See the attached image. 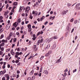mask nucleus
Returning a JSON list of instances; mask_svg holds the SVG:
<instances>
[{
  "instance_id": "f257e3e1",
  "label": "nucleus",
  "mask_w": 80,
  "mask_h": 80,
  "mask_svg": "<svg viewBox=\"0 0 80 80\" xmlns=\"http://www.w3.org/2000/svg\"><path fill=\"white\" fill-rule=\"evenodd\" d=\"M16 55H15V57L16 58H18V56L19 55H22L23 54V53L22 52H17L15 53Z\"/></svg>"
},
{
  "instance_id": "f03ea898",
  "label": "nucleus",
  "mask_w": 80,
  "mask_h": 80,
  "mask_svg": "<svg viewBox=\"0 0 80 80\" xmlns=\"http://www.w3.org/2000/svg\"><path fill=\"white\" fill-rule=\"evenodd\" d=\"M70 25H71V24L69 23L68 27L67 28V29L68 31H70L71 30V26H70Z\"/></svg>"
},
{
  "instance_id": "7ed1b4c3",
  "label": "nucleus",
  "mask_w": 80,
  "mask_h": 80,
  "mask_svg": "<svg viewBox=\"0 0 80 80\" xmlns=\"http://www.w3.org/2000/svg\"><path fill=\"white\" fill-rule=\"evenodd\" d=\"M30 9V8L29 7H28L26 8V10L25 11V12L26 13H28L29 12V10Z\"/></svg>"
},
{
  "instance_id": "20e7f679",
  "label": "nucleus",
  "mask_w": 80,
  "mask_h": 80,
  "mask_svg": "<svg viewBox=\"0 0 80 80\" xmlns=\"http://www.w3.org/2000/svg\"><path fill=\"white\" fill-rule=\"evenodd\" d=\"M10 24H8L6 26V28L7 30H8L9 28H10Z\"/></svg>"
},
{
  "instance_id": "39448f33",
  "label": "nucleus",
  "mask_w": 80,
  "mask_h": 80,
  "mask_svg": "<svg viewBox=\"0 0 80 80\" xmlns=\"http://www.w3.org/2000/svg\"><path fill=\"white\" fill-rule=\"evenodd\" d=\"M32 15L34 14L35 15H37V14H38L37 12L33 11H32Z\"/></svg>"
},
{
  "instance_id": "423d86ee",
  "label": "nucleus",
  "mask_w": 80,
  "mask_h": 80,
  "mask_svg": "<svg viewBox=\"0 0 80 80\" xmlns=\"http://www.w3.org/2000/svg\"><path fill=\"white\" fill-rule=\"evenodd\" d=\"M23 8V7L20 6L19 8V12H22V10Z\"/></svg>"
},
{
  "instance_id": "0eeeda50",
  "label": "nucleus",
  "mask_w": 80,
  "mask_h": 80,
  "mask_svg": "<svg viewBox=\"0 0 80 80\" xmlns=\"http://www.w3.org/2000/svg\"><path fill=\"white\" fill-rule=\"evenodd\" d=\"M43 33V32L42 31H41V32H38V33L37 34V35H39L41 34L42 35V33Z\"/></svg>"
},
{
  "instance_id": "6e6552de",
  "label": "nucleus",
  "mask_w": 80,
  "mask_h": 80,
  "mask_svg": "<svg viewBox=\"0 0 80 80\" xmlns=\"http://www.w3.org/2000/svg\"><path fill=\"white\" fill-rule=\"evenodd\" d=\"M8 13V11H7L6 12H5L4 15L6 16H7V18H8V15H7V14Z\"/></svg>"
},
{
  "instance_id": "1a4fd4ad",
  "label": "nucleus",
  "mask_w": 80,
  "mask_h": 80,
  "mask_svg": "<svg viewBox=\"0 0 80 80\" xmlns=\"http://www.w3.org/2000/svg\"><path fill=\"white\" fill-rule=\"evenodd\" d=\"M13 25L14 27H17V25H18V23L17 22H16L13 24Z\"/></svg>"
},
{
  "instance_id": "9d476101",
  "label": "nucleus",
  "mask_w": 80,
  "mask_h": 80,
  "mask_svg": "<svg viewBox=\"0 0 80 80\" xmlns=\"http://www.w3.org/2000/svg\"><path fill=\"white\" fill-rule=\"evenodd\" d=\"M67 5L69 8H71V6L72 5V4L70 3H68L67 4Z\"/></svg>"
},
{
  "instance_id": "9b49d317",
  "label": "nucleus",
  "mask_w": 80,
  "mask_h": 80,
  "mask_svg": "<svg viewBox=\"0 0 80 80\" xmlns=\"http://www.w3.org/2000/svg\"><path fill=\"white\" fill-rule=\"evenodd\" d=\"M68 12V10L64 11L63 12V14L64 15H65Z\"/></svg>"
},
{
  "instance_id": "f8f14e48",
  "label": "nucleus",
  "mask_w": 80,
  "mask_h": 80,
  "mask_svg": "<svg viewBox=\"0 0 80 80\" xmlns=\"http://www.w3.org/2000/svg\"><path fill=\"white\" fill-rule=\"evenodd\" d=\"M80 3H78L75 6V7L77 8H78L79 7V6H80Z\"/></svg>"
},
{
  "instance_id": "ddd939ff",
  "label": "nucleus",
  "mask_w": 80,
  "mask_h": 80,
  "mask_svg": "<svg viewBox=\"0 0 80 80\" xmlns=\"http://www.w3.org/2000/svg\"><path fill=\"white\" fill-rule=\"evenodd\" d=\"M58 38V36H55L53 37V39H57Z\"/></svg>"
},
{
  "instance_id": "4468645a",
  "label": "nucleus",
  "mask_w": 80,
  "mask_h": 80,
  "mask_svg": "<svg viewBox=\"0 0 80 80\" xmlns=\"http://www.w3.org/2000/svg\"><path fill=\"white\" fill-rule=\"evenodd\" d=\"M28 27L29 29H32V28H31V25H30V24H28Z\"/></svg>"
},
{
  "instance_id": "2eb2a0df",
  "label": "nucleus",
  "mask_w": 80,
  "mask_h": 80,
  "mask_svg": "<svg viewBox=\"0 0 80 80\" xmlns=\"http://www.w3.org/2000/svg\"><path fill=\"white\" fill-rule=\"evenodd\" d=\"M11 53L12 55H15V52L13 51V50L11 51Z\"/></svg>"
},
{
  "instance_id": "dca6fc26",
  "label": "nucleus",
  "mask_w": 80,
  "mask_h": 80,
  "mask_svg": "<svg viewBox=\"0 0 80 80\" xmlns=\"http://www.w3.org/2000/svg\"><path fill=\"white\" fill-rule=\"evenodd\" d=\"M37 55V54H35V55L34 56H31L28 59V60H29V59H30L31 58H32V57H35V55Z\"/></svg>"
},
{
  "instance_id": "f3484780",
  "label": "nucleus",
  "mask_w": 80,
  "mask_h": 80,
  "mask_svg": "<svg viewBox=\"0 0 80 80\" xmlns=\"http://www.w3.org/2000/svg\"><path fill=\"white\" fill-rule=\"evenodd\" d=\"M56 48V45L54 44L53 46L52 47V49H54V48Z\"/></svg>"
},
{
  "instance_id": "a211bd4d",
  "label": "nucleus",
  "mask_w": 80,
  "mask_h": 80,
  "mask_svg": "<svg viewBox=\"0 0 80 80\" xmlns=\"http://www.w3.org/2000/svg\"><path fill=\"white\" fill-rule=\"evenodd\" d=\"M44 72L45 73V74H46L47 75L48 74V71H47V70H44Z\"/></svg>"
},
{
  "instance_id": "6ab92c4d",
  "label": "nucleus",
  "mask_w": 80,
  "mask_h": 80,
  "mask_svg": "<svg viewBox=\"0 0 80 80\" xmlns=\"http://www.w3.org/2000/svg\"><path fill=\"white\" fill-rule=\"evenodd\" d=\"M0 75H3V74H4V72H3V71H2L0 72Z\"/></svg>"
},
{
  "instance_id": "aec40b11",
  "label": "nucleus",
  "mask_w": 80,
  "mask_h": 80,
  "mask_svg": "<svg viewBox=\"0 0 80 80\" xmlns=\"http://www.w3.org/2000/svg\"><path fill=\"white\" fill-rule=\"evenodd\" d=\"M43 39L42 38L41 40H39L38 41L40 42L41 43H42V42H43Z\"/></svg>"
},
{
  "instance_id": "412c9836",
  "label": "nucleus",
  "mask_w": 80,
  "mask_h": 80,
  "mask_svg": "<svg viewBox=\"0 0 80 80\" xmlns=\"http://www.w3.org/2000/svg\"><path fill=\"white\" fill-rule=\"evenodd\" d=\"M50 44L48 45L47 47V49H48L50 48Z\"/></svg>"
},
{
  "instance_id": "4be33fe9",
  "label": "nucleus",
  "mask_w": 80,
  "mask_h": 80,
  "mask_svg": "<svg viewBox=\"0 0 80 80\" xmlns=\"http://www.w3.org/2000/svg\"><path fill=\"white\" fill-rule=\"evenodd\" d=\"M49 55H50V54L48 52L46 54V55H45V57H47L49 56Z\"/></svg>"
},
{
  "instance_id": "5701e85b",
  "label": "nucleus",
  "mask_w": 80,
  "mask_h": 80,
  "mask_svg": "<svg viewBox=\"0 0 80 80\" xmlns=\"http://www.w3.org/2000/svg\"><path fill=\"white\" fill-rule=\"evenodd\" d=\"M5 59L6 60H8V58H9V57H8V56H5Z\"/></svg>"
},
{
  "instance_id": "b1692460",
  "label": "nucleus",
  "mask_w": 80,
  "mask_h": 80,
  "mask_svg": "<svg viewBox=\"0 0 80 80\" xmlns=\"http://www.w3.org/2000/svg\"><path fill=\"white\" fill-rule=\"evenodd\" d=\"M77 22H78V21H77V20H75L74 21L75 24H77Z\"/></svg>"
},
{
  "instance_id": "393cba45",
  "label": "nucleus",
  "mask_w": 80,
  "mask_h": 80,
  "mask_svg": "<svg viewBox=\"0 0 80 80\" xmlns=\"http://www.w3.org/2000/svg\"><path fill=\"white\" fill-rule=\"evenodd\" d=\"M60 62H61V61H60V59H59L56 62L58 63H59Z\"/></svg>"
},
{
  "instance_id": "a878e982",
  "label": "nucleus",
  "mask_w": 80,
  "mask_h": 80,
  "mask_svg": "<svg viewBox=\"0 0 80 80\" xmlns=\"http://www.w3.org/2000/svg\"><path fill=\"white\" fill-rule=\"evenodd\" d=\"M17 2H15L13 3V5H15V6H16L17 5Z\"/></svg>"
},
{
  "instance_id": "bb28decb",
  "label": "nucleus",
  "mask_w": 80,
  "mask_h": 80,
  "mask_svg": "<svg viewBox=\"0 0 80 80\" xmlns=\"http://www.w3.org/2000/svg\"><path fill=\"white\" fill-rule=\"evenodd\" d=\"M48 53H49V55H50V54H51L52 53V51L51 50H50L48 52Z\"/></svg>"
},
{
  "instance_id": "cd10ccee",
  "label": "nucleus",
  "mask_w": 80,
  "mask_h": 80,
  "mask_svg": "<svg viewBox=\"0 0 80 80\" xmlns=\"http://www.w3.org/2000/svg\"><path fill=\"white\" fill-rule=\"evenodd\" d=\"M5 77H6V78H7V77H9V75L8 74H6L5 75Z\"/></svg>"
},
{
  "instance_id": "c85d7f7f",
  "label": "nucleus",
  "mask_w": 80,
  "mask_h": 80,
  "mask_svg": "<svg viewBox=\"0 0 80 80\" xmlns=\"http://www.w3.org/2000/svg\"><path fill=\"white\" fill-rule=\"evenodd\" d=\"M68 34H69L68 32H66V35H65L66 37H67V36L68 35Z\"/></svg>"
},
{
  "instance_id": "c756f323",
  "label": "nucleus",
  "mask_w": 80,
  "mask_h": 80,
  "mask_svg": "<svg viewBox=\"0 0 80 80\" xmlns=\"http://www.w3.org/2000/svg\"><path fill=\"white\" fill-rule=\"evenodd\" d=\"M34 75H37V76H39V74L37 73H35L34 74Z\"/></svg>"
},
{
  "instance_id": "7c9ffc66",
  "label": "nucleus",
  "mask_w": 80,
  "mask_h": 80,
  "mask_svg": "<svg viewBox=\"0 0 80 80\" xmlns=\"http://www.w3.org/2000/svg\"><path fill=\"white\" fill-rule=\"evenodd\" d=\"M37 67L35 66H34L32 68V69L33 70H35V69Z\"/></svg>"
},
{
  "instance_id": "2f4dec72",
  "label": "nucleus",
  "mask_w": 80,
  "mask_h": 80,
  "mask_svg": "<svg viewBox=\"0 0 80 80\" xmlns=\"http://www.w3.org/2000/svg\"><path fill=\"white\" fill-rule=\"evenodd\" d=\"M73 20H74V19H73V18H72L71 19L70 22H73Z\"/></svg>"
},
{
  "instance_id": "473e14b6",
  "label": "nucleus",
  "mask_w": 80,
  "mask_h": 80,
  "mask_svg": "<svg viewBox=\"0 0 80 80\" xmlns=\"http://www.w3.org/2000/svg\"><path fill=\"white\" fill-rule=\"evenodd\" d=\"M77 69H75L74 70H73L72 71L73 73H75V72H77Z\"/></svg>"
},
{
  "instance_id": "72a5a7b5",
  "label": "nucleus",
  "mask_w": 80,
  "mask_h": 80,
  "mask_svg": "<svg viewBox=\"0 0 80 80\" xmlns=\"http://www.w3.org/2000/svg\"><path fill=\"white\" fill-rule=\"evenodd\" d=\"M27 2L26 0H24V1H23V3L24 4H26Z\"/></svg>"
},
{
  "instance_id": "f704fd0d",
  "label": "nucleus",
  "mask_w": 80,
  "mask_h": 80,
  "mask_svg": "<svg viewBox=\"0 0 80 80\" xmlns=\"http://www.w3.org/2000/svg\"><path fill=\"white\" fill-rule=\"evenodd\" d=\"M53 38H50L49 39V40L51 41H52V40H53Z\"/></svg>"
},
{
  "instance_id": "c9c22d12",
  "label": "nucleus",
  "mask_w": 80,
  "mask_h": 80,
  "mask_svg": "<svg viewBox=\"0 0 80 80\" xmlns=\"http://www.w3.org/2000/svg\"><path fill=\"white\" fill-rule=\"evenodd\" d=\"M16 41H17V38H14V40H13V42L14 43H15V42H16Z\"/></svg>"
},
{
  "instance_id": "e433bc0d",
  "label": "nucleus",
  "mask_w": 80,
  "mask_h": 80,
  "mask_svg": "<svg viewBox=\"0 0 80 80\" xmlns=\"http://www.w3.org/2000/svg\"><path fill=\"white\" fill-rule=\"evenodd\" d=\"M4 37V36L3 35H1L0 37V39H2V38H3Z\"/></svg>"
},
{
  "instance_id": "4c0bfd02",
  "label": "nucleus",
  "mask_w": 80,
  "mask_h": 80,
  "mask_svg": "<svg viewBox=\"0 0 80 80\" xmlns=\"http://www.w3.org/2000/svg\"><path fill=\"white\" fill-rule=\"evenodd\" d=\"M4 43H5V42H3L2 43H1V46L3 47V46H4V45H5Z\"/></svg>"
},
{
  "instance_id": "58836bf2",
  "label": "nucleus",
  "mask_w": 80,
  "mask_h": 80,
  "mask_svg": "<svg viewBox=\"0 0 80 80\" xmlns=\"http://www.w3.org/2000/svg\"><path fill=\"white\" fill-rule=\"evenodd\" d=\"M40 41L38 40V42L37 43V45H39V44H40Z\"/></svg>"
},
{
  "instance_id": "ea45409f",
  "label": "nucleus",
  "mask_w": 80,
  "mask_h": 80,
  "mask_svg": "<svg viewBox=\"0 0 80 80\" xmlns=\"http://www.w3.org/2000/svg\"><path fill=\"white\" fill-rule=\"evenodd\" d=\"M15 62L16 63H17L19 62V60H17Z\"/></svg>"
},
{
  "instance_id": "a19ab883",
  "label": "nucleus",
  "mask_w": 80,
  "mask_h": 80,
  "mask_svg": "<svg viewBox=\"0 0 80 80\" xmlns=\"http://www.w3.org/2000/svg\"><path fill=\"white\" fill-rule=\"evenodd\" d=\"M32 80H34V79L35 78V76H33L32 77Z\"/></svg>"
},
{
  "instance_id": "79ce46f5",
  "label": "nucleus",
  "mask_w": 80,
  "mask_h": 80,
  "mask_svg": "<svg viewBox=\"0 0 80 80\" xmlns=\"http://www.w3.org/2000/svg\"><path fill=\"white\" fill-rule=\"evenodd\" d=\"M42 67H41V68H40V72H42Z\"/></svg>"
},
{
  "instance_id": "37998d69",
  "label": "nucleus",
  "mask_w": 80,
  "mask_h": 80,
  "mask_svg": "<svg viewBox=\"0 0 80 80\" xmlns=\"http://www.w3.org/2000/svg\"><path fill=\"white\" fill-rule=\"evenodd\" d=\"M55 18V16L52 17V20H54V18Z\"/></svg>"
},
{
  "instance_id": "c03bdc74",
  "label": "nucleus",
  "mask_w": 80,
  "mask_h": 80,
  "mask_svg": "<svg viewBox=\"0 0 80 80\" xmlns=\"http://www.w3.org/2000/svg\"><path fill=\"white\" fill-rule=\"evenodd\" d=\"M41 47H42L43 46V44H42V43H41L40 45Z\"/></svg>"
},
{
  "instance_id": "a18cd8bd",
  "label": "nucleus",
  "mask_w": 80,
  "mask_h": 80,
  "mask_svg": "<svg viewBox=\"0 0 80 80\" xmlns=\"http://www.w3.org/2000/svg\"><path fill=\"white\" fill-rule=\"evenodd\" d=\"M18 23H20L21 22L20 19H19L18 20Z\"/></svg>"
},
{
  "instance_id": "49530a36",
  "label": "nucleus",
  "mask_w": 80,
  "mask_h": 80,
  "mask_svg": "<svg viewBox=\"0 0 80 80\" xmlns=\"http://www.w3.org/2000/svg\"><path fill=\"white\" fill-rule=\"evenodd\" d=\"M29 18H30L31 19H32V18H33V16L30 15L29 17Z\"/></svg>"
},
{
  "instance_id": "de8ad7c7",
  "label": "nucleus",
  "mask_w": 80,
  "mask_h": 80,
  "mask_svg": "<svg viewBox=\"0 0 80 80\" xmlns=\"http://www.w3.org/2000/svg\"><path fill=\"white\" fill-rule=\"evenodd\" d=\"M3 54V52L2 51H0V55H2Z\"/></svg>"
},
{
  "instance_id": "09e8293b",
  "label": "nucleus",
  "mask_w": 80,
  "mask_h": 80,
  "mask_svg": "<svg viewBox=\"0 0 80 80\" xmlns=\"http://www.w3.org/2000/svg\"><path fill=\"white\" fill-rule=\"evenodd\" d=\"M30 55V53H28V54L25 56V57L26 58V57H28V55Z\"/></svg>"
},
{
  "instance_id": "8fccbe9b",
  "label": "nucleus",
  "mask_w": 80,
  "mask_h": 80,
  "mask_svg": "<svg viewBox=\"0 0 80 80\" xmlns=\"http://www.w3.org/2000/svg\"><path fill=\"white\" fill-rule=\"evenodd\" d=\"M64 72H68V70H67V68L64 71Z\"/></svg>"
},
{
  "instance_id": "3c124183",
  "label": "nucleus",
  "mask_w": 80,
  "mask_h": 80,
  "mask_svg": "<svg viewBox=\"0 0 80 80\" xmlns=\"http://www.w3.org/2000/svg\"><path fill=\"white\" fill-rule=\"evenodd\" d=\"M1 42L2 43H5V40H4V39L2 40L1 41Z\"/></svg>"
},
{
  "instance_id": "603ef678",
  "label": "nucleus",
  "mask_w": 80,
  "mask_h": 80,
  "mask_svg": "<svg viewBox=\"0 0 80 80\" xmlns=\"http://www.w3.org/2000/svg\"><path fill=\"white\" fill-rule=\"evenodd\" d=\"M74 30V28H73L72 29V30L71 31V33H73Z\"/></svg>"
},
{
  "instance_id": "864d4df0",
  "label": "nucleus",
  "mask_w": 80,
  "mask_h": 80,
  "mask_svg": "<svg viewBox=\"0 0 80 80\" xmlns=\"http://www.w3.org/2000/svg\"><path fill=\"white\" fill-rule=\"evenodd\" d=\"M27 80H32V79H31V78L30 77H29L28 78Z\"/></svg>"
},
{
  "instance_id": "5fc2aeb1",
  "label": "nucleus",
  "mask_w": 80,
  "mask_h": 80,
  "mask_svg": "<svg viewBox=\"0 0 80 80\" xmlns=\"http://www.w3.org/2000/svg\"><path fill=\"white\" fill-rule=\"evenodd\" d=\"M10 36H9L8 38V40H10Z\"/></svg>"
},
{
  "instance_id": "6e6d98bb",
  "label": "nucleus",
  "mask_w": 80,
  "mask_h": 80,
  "mask_svg": "<svg viewBox=\"0 0 80 80\" xmlns=\"http://www.w3.org/2000/svg\"><path fill=\"white\" fill-rule=\"evenodd\" d=\"M63 39V37H62L60 39H59V41H62V40Z\"/></svg>"
},
{
  "instance_id": "4d7b16f0",
  "label": "nucleus",
  "mask_w": 80,
  "mask_h": 80,
  "mask_svg": "<svg viewBox=\"0 0 80 80\" xmlns=\"http://www.w3.org/2000/svg\"><path fill=\"white\" fill-rule=\"evenodd\" d=\"M9 6V5H8V4H7L6 5V9Z\"/></svg>"
},
{
  "instance_id": "13d9d810",
  "label": "nucleus",
  "mask_w": 80,
  "mask_h": 80,
  "mask_svg": "<svg viewBox=\"0 0 80 80\" xmlns=\"http://www.w3.org/2000/svg\"><path fill=\"white\" fill-rule=\"evenodd\" d=\"M1 51H3V50H4V48H2L1 49Z\"/></svg>"
},
{
  "instance_id": "bf43d9fd",
  "label": "nucleus",
  "mask_w": 80,
  "mask_h": 80,
  "mask_svg": "<svg viewBox=\"0 0 80 80\" xmlns=\"http://www.w3.org/2000/svg\"><path fill=\"white\" fill-rule=\"evenodd\" d=\"M13 35V34H12V33H10V35L9 36H10V37H12V35Z\"/></svg>"
},
{
  "instance_id": "052dcab7",
  "label": "nucleus",
  "mask_w": 80,
  "mask_h": 80,
  "mask_svg": "<svg viewBox=\"0 0 80 80\" xmlns=\"http://www.w3.org/2000/svg\"><path fill=\"white\" fill-rule=\"evenodd\" d=\"M2 19H3V17L1 16L0 17V20H2Z\"/></svg>"
},
{
  "instance_id": "680f3d73",
  "label": "nucleus",
  "mask_w": 80,
  "mask_h": 80,
  "mask_svg": "<svg viewBox=\"0 0 80 80\" xmlns=\"http://www.w3.org/2000/svg\"><path fill=\"white\" fill-rule=\"evenodd\" d=\"M32 40H35V39H36V37L33 38H32Z\"/></svg>"
},
{
  "instance_id": "e2e57ef3",
  "label": "nucleus",
  "mask_w": 80,
  "mask_h": 80,
  "mask_svg": "<svg viewBox=\"0 0 80 80\" xmlns=\"http://www.w3.org/2000/svg\"><path fill=\"white\" fill-rule=\"evenodd\" d=\"M6 78H7L8 80H9V79H10V77L9 76L8 77Z\"/></svg>"
},
{
  "instance_id": "0e129e2a",
  "label": "nucleus",
  "mask_w": 80,
  "mask_h": 80,
  "mask_svg": "<svg viewBox=\"0 0 80 80\" xmlns=\"http://www.w3.org/2000/svg\"><path fill=\"white\" fill-rule=\"evenodd\" d=\"M47 23H48V22L47 21L45 22L44 25H46L47 24Z\"/></svg>"
},
{
  "instance_id": "69168bd1",
  "label": "nucleus",
  "mask_w": 80,
  "mask_h": 80,
  "mask_svg": "<svg viewBox=\"0 0 80 80\" xmlns=\"http://www.w3.org/2000/svg\"><path fill=\"white\" fill-rule=\"evenodd\" d=\"M17 51H18V52H19V51H20V48H18L17 49Z\"/></svg>"
},
{
  "instance_id": "338daca9",
  "label": "nucleus",
  "mask_w": 80,
  "mask_h": 80,
  "mask_svg": "<svg viewBox=\"0 0 80 80\" xmlns=\"http://www.w3.org/2000/svg\"><path fill=\"white\" fill-rule=\"evenodd\" d=\"M2 80H5V77H3L2 78Z\"/></svg>"
},
{
  "instance_id": "774afa93",
  "label": "nucleus",
  "mask_w": 80,
  "mask_h": 80,
  "mask_svg": "<svg viewBox=\"0 0 80 80\" xmlns=\"http://www.w3.org/2000/svg\"><path fill=\"white\" fill-rule=\"evenodd\" d=\"M17 73L19 74L20 73V71H17Z\"/></svg>"
}]
</instances>
